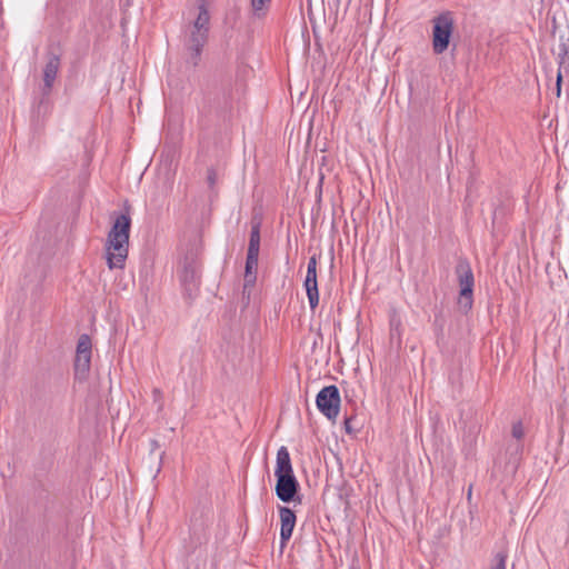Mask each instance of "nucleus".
I'll return each mask as SVG.
<instances>
[{"mask_svg": "<svg viewBox=\"0 0 569 569\" xmlns=\"http://www.w3.org/2000/svg\"><path fill=\"white\" fill-rule=\"evenodd\" d=\"M199 263L194 254L186 256L182 263L181 282L184 286L186 291L191 297L193 288H196L199 280Z\"/></svg>", "mask_w": 569, "mask_h": 569, "instance_id": "obj_9", "label": "nucleus"}, {"mask_svg": "<svg viewBox=\"0 0 569 569\" xmlns=\"http://www.w3.org/2000/svg\"><path fill=\"white\" fill-rule=\"evenodd\" d=\"M455 271L460 287L459 305L469 310L472 307L475 286L473 272L469 261L466 258H459Z\"/></svg>", "mask_w": 569, "mask_h": 569, "instance_id": "obj_5", "label": "nucleus"}, {"mask_svg": "<svg viewBox=\"0 0 569 569\" xmlns=\"http://www.w3.org/2000/svg\"><path fill=\"white\" fill-rule=\"evenodd\" d=\"M234 94L231 83L223 86L213 99V109L218 117L226 119L233 109Z\"/></svg>", "mask_w": 569, "mask_h": 569, "instance_id": "obj_8", "label": "nucleus"}, {"mask_svg": "<svg viewBox=\"0 0 569 569\" xmlns=\"http://www.w3.org/2000/svg\"><path fill=\"white\" fill-rule=\"evenodd\" d=\"M568 56V49H567V46L566 44H561L560 46V52L558 53V63H559V69L561 70V66L565 63V60Z\"/></svg>", "mask_w": 569, "mask_h": 569, "instance_id": "obj_21", "label": "nucleus"}, {"mask_svg": "<svg viewBox=\"0 0 569 569\" xmlns=\"http://www.w3.org/2000/svg\"><path fill=\"white\" fill-rule=\"evenodd\" d=\"M207 182H208V186L209 188H213L216 182H217V172L214 170V168H208L207 170Z\"/></svg>", "mask_w": 569, "mask_h": 569, "instance_id": "obj_20", "label": "nucleus"}, {"mask_svg": "<svg viewBox=\"0 0 569 569\" xmlns=\"http://www.w3.org/2000/svg\"><path fill=\"white\" fill-rule=\"evenodd\" d=\"M276 495L277 497L286 503H289L295 500L296 496L299 491V482L295 475H289L284 477H276Z\"/></svg>", "mask_w": 569, "mask_h": 569, "instance_id": "obj_10", "label": "nucleus"}, {"mask_svg": "<svg viewBox=\"0 0 569 569\" xmlns=\"http://www.w3.org/2000/svg\"><path fill=\"white\" fill-rule=\"evenodd\" d=\"M131 218L128 213L116 217L106 241L109 269H123L128 257Z\"/></svg>", "mask_w": 569, "mask_h": 569, "instance_id": "obj_1", "label": "nucleus"}, {"mask_svg": "<svg viewBox=\"0 0 569 569\" xmlns=\"http://www.w3.org/2000/svg\"><path fill=\"white\" fill-rule=\"evenodd\" d=\"M271 0H251L252 13L257 18H261L266 14Z\"/></svg>", "mask_w": 569, "mask_h": 569, "instance_id": "obj_15", "label": "nucleus"}, {"mask_svg": "<svg viewBox=\"0 0 569 569\" xmlns=\"http://www.w3.org/2000/svg\"><path fill=\"white\" fill-rule=\"evenodd\" d=\"M390 325H391V328H393V326H395V321H393V320H391V321H390Z\"/></svg>", "mask_w": 569, "mask_h": 569, "instance_id": "obj_25", "label": "nucleus"}, {"mask_svg": "<svg viewBox=\"0 0 569 569\" xmlns=\"http://www.w3.org/2000/svg\"><path fill=\"white\" fill-rule=\"evenodd\" d=\"M158 447H159L158 441L157 440H151V448H152V450L158 448Z\"/></svg>", "mask_w": 569, "mask_h": 569, "instance_id": "obj_24", "label": "nucleus"}, {"mask_svg": "<svg viewBox=\"0 0 569 569\" xmlns=\"http://www.w3.org/2000/svg\"><path fill=\"white\" fill-rule=\"evenodd\" d=\"M353 420H355V417L351 416V417H347L345 419V431L348 433V435H356L359 429L358 428H355L353 427Z\"/></svg>", "mask_w": 569, "mask_h": 569, "instance_id": "obj_19", "label": "nucleus"}, {"mask_svg": "<svg viewBox=\"0 0 569 569\" xmlns=\"http://www.w3.org/2000/svg\"><path fill=\"white\" fill-rule=\"evenodd\" d=\"M260 227L259 220H251V231L244 267V288L253 287L257 281V269L260 251Z\"/></svg>", "mask_w": 569, "mask_h": 569, "instance_id": "obj_4", "label": "nucleus"}, {"mask_svg": "<svg viewBox=\"0 0 569 569\" xmlns=\"http://www.w3.org/2000/svg\"><path fill=\"white\" fill-rule=\"evenodd\" d=\"M511 433H512V437L516 438L517 440H520L523 438L525 430H523V426H522L521 421H517L512 425Z\"/></svg>", "mask_w": 569, "mask_h": 569, "instance_id": "obj_17", "label": "nucleus"}, {"mask_svg": "<svg viewBox=\"0 0 569 569\" xmlns=\"http://www.w3.org/2000/svg\"><path fill=\"white\" fill-rule=\"evenodd\" d=\"M91 339L88 335L83 333L79 337L76 353H91Z\"/></svg>", "mask_w": 569, "mask_h": 569, "instance_id": "obj_16", "label": "nucleus"}, {"mask_svg": "<svg viewBox=\"0 0 569 569\" xmlns=\"http://www.w3.org/2000/svg\"><path fill=\"white\" fill-rule=\"evenodd\" d=\"M341 397L337 386L323 387L316 397L318 410L329 420H335L340 410Z\"/></svg>", "mask_w": 569, "mask_h": 569, "instance_id": "obj_6", "label": "nucleus"}, {"mask_svg": "<svg viewBox=\"0 0 569 569\" xmlns=\"http://www.w3.org/2000/svg\"><path fill=\"white\" fill-rule=\"evenodd\" d=\"M279 516H280V547L281 549L284 548L287 542L290 540L292 536V531L296 526L297 517L293 510H291L289 507H279Z\"/></svg>", "mask_w": 569, "mask_h": 569, "instance_id": "obj_11", "label": "nucleus"}, {"mask_svg": "<svg viewBox=\"0 0 569 569\" xmlns=\"http://www.w3.org/2000/svg\"><path fill=\"white\" fill-rule=\"evenodd\" d=\"M210 30V14L204 3L199 6V12L193 21L189 34L184 39V48L189 52L187 62L197 67L200 61L202 49L208 42Z\"/></svg>", "mask_w": 569, "mask_h": 569, "instance_id": "obj_2", "label": "nucleus"}, {"mask_svg": "<svg viewBox=\"0 0 569 569\" xmlns=\"http://www.w3.org/2000/svg\"><path fill=\"white\" fill-rule=\"evenodd\" d=\"M561 84H562V73L561 70H558L557 80H556V96L560 97L561 94Z\"/></svg>", "mask_w": 569, "mask_h": 569, "instance_id": "obj_22", "label": "nucleus"}, {"mask_svg": "<svg viewBox=\"0 0 569 569\" xmlns=\"http://www.w3.org/2000/svg\"><path fill=\"white\" fill-rule=\"evenodd\" d=\"M289 475H295L291 465L290 453L287 447L282 446L279 448L277 452L274 476L284 477Z\"/></svg>", "mask_w": 569, "mask_h": 569, "instance_id": "obj_13", "label": "nucleus"}, {"mask_svg": "<svg viewBox=\"0 0 569 569\" xmlns=\"http://www.w3.org/2000/svg\"><path fill=\"white\" fill-rule=\"evenodd\" d=\"M91 353H76L74 358V375L79 379L86 378L90 370Z\"/></svg>", "mask_w": 569, "mask_h": 569, "instance_id": "obj_14", "label": "nucleus"}, {"mask_svg": "<svg viewBox=\"0 0 569 569\" xmlns=\"http://www.w3.org/2000/svg\"><path fill=\"white\" fill-rule=\"evenodd\" d=\"M61 59L58 53L48 52L47 62L43 68V86L41 88L42 97L46 98L50 94L51 89L53 87L54 80L57 78L58 71L60 69Z\"/></svg>", "mask_w": 569, "mask_h": 569, "instance_id": "obj_7", "label": "nucleus"}, {"mask_svg": "<svg viewBox=\"0 0 569 569\" xmlns=\"http://www.w3.org/2000/svg\"><path fill=\"white\" fill-rule=\"evenodd\" d=\"M303 287L307 292L308 301L310 305V309L313 311L319 305V289L317 281V270H308L306 279L303 282Z\"/></svg>", "mask_w": 569, "mask_h": 569, "instance_id": "obj_12", "label": "nucleus"}, {"mask_svg": "<svg viewBox=\"0 0 569 569\" xmlns=\"http://www.w3.org/2000/svg\"><path fill=\"white\" fill-rule=\"evenodd\" d=\"M495 560L496 562L491 569H506L507 555L498 552L495 557Z\"/></svg>", "mask_w": 569, "mask_h": 569, "instance_id": "obj_18", "label": "nucleus"}, {"mask_svg": "<svg viewBox=\"0 0 569 569\" xmlns=\"http://www.w3.org/2000/svg\"><path fill=\"white\" fill-rule=\"evenodd\" d=\"M431 23L432 50L435 54H441L446 52L450 46L455 31V14L449 10L442 11L432 18Z\"/></svg>", "mask_w": 569, "mask_h": 569, "instance_id": "obj_3", "label": "nucleus"}, {"mask_svg": "<svg viewBox=\"0 0 569 569\" xmlns=\"http://www.w3.org/2000/svg\"><path fill=\"white\" fill-rule=\"evenodd\" d=\"M307 269L308 270H317V257H316V254L310 257V259L308 261Z\"/></svg>", "mask_w": 569, "mask_h": 569, "instance_id": "obj_23", "label": "nucleus"}]
</instances>
